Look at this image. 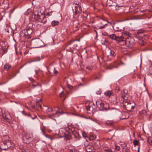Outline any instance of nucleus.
Masks as SVG:
<instances>
[{"label": "nucleus", "instance_id": "cd10ccee", "mask_svg": "<svg viewBox=\"0 0 152 152\" xmlns=\"http://www.w3.org/2000/svg\"><path fill=\"white\" fill-rule=\"evenodd\" d=\"M11 67V66L10 64L7 63L4 66V69L7 71Z\"/></svg>", "mask_w": 152, "mask_h": 152}, {"label": "nucleus", "instance_id": "3c124183", "mask_svg": "<svg viewBox=\"0 0 152 152\" xmlns=\"http://www.w3.org/2000/svg\"><path fill=\"white\" fill-rule=\"evenodd\" d=\"M150 73L152 74V66H151V68L149 69Z\"/></svg>", "mask_w": 152, "mask_h": 152}, {"label": "nucleus", "instance_id": "774afa93", "mask_svg": "<svg viewBox=\"0 0 152 152\" xmlns=\"http://www.w3.org/2000/svg\"><path fill=\"white\" fill-rule=\"evenodd\" d=\"M87 26H89V25H88Z\"/></svg>", "mask_w": 152, "mask_h": 152}, {"label": "nucleus", "instance_id": "2f4dec72", "mask_svg": "<svg viewBox=\"0 0 152 152\" xmlns=\"http://www.w3.org/2000/svg\"><path fill=\"white\" fill-rule=\"evenodd\" d=\"M59 23V22L58 21L53 20L52 21L51 23L53 26H55L57 25Z\"/></svg>", "mask_w": 152, "mask_h": 152}, {"label": "nucleus", "instance_id": "423d86ee", "mask_svg": "<svg viewBox=\"0 0 152 152\" xmlns=\"http://www.w3.org/2000/svg\"><path fill=\"white\" fill-rule=\"evenodd\" d=\"M125 41L123 42L122 44H125L127 47L132 48L134 44V39L131 37H128L125 39Z\"/></svg>", "mask_w": 152, "mask_h": 152}, {"label": "nucleus", "instance_id": "a19ab883", "mask_svg": "<svg viewBox=\"0 0 152 152\" xmlns=\"http://www.w3.org/2000/svg\"><path fill=\"white\" fill-rule=\"evenodd\" d=\"M53 72V74L55 75H56L58 73V71L56 70L55 68H54L52 70Z\"/></svg>", "mask_w": 152, "mask_h": 152}, {"label": "nucleus", "instance_id": "0eeeda50", "mask_svg": "<svg viewBox=\"0 0 152 152\" xmlns=\"http://www.w3.org/2000/svg\"><path fill=\"white\" fill-rule=\"evenodd\" d=\"M0 115L2 116L3 118L6 121L9 123L11 122V117L10 114L5 113L4 111H2L1 108H0Z\"/></svg>", "mask_w": 152, "mask_h": 152}, {"label": "nucleus", "instance_id": "6ab92c4d", "mask_svg": "<svg viewBox=\"0 0 152 152\" xmlns=\"http://www.w3.org/2000/svg\"><path fill=\"white\" fill-rule=\"evenodd\" d=\"M76 41H77V40H71L69 42L68 44L69 45L71 44L72 45V48H75L77 46V44L75 42ZM77 41H79L80 39L78 40Z\"/></svg>", "mask_w": 152, "mask_h": 152}, {"label": "nucleus", "instance_id": "13d9d810", "mask_svg": "<svg viewBox=\"0 0 152 152\" xmlns=\"http://www.w3.org/2000/svg\"><path fill=\"white\" fill-rule=\"evenodd\" d=\"M76 108H77V109L78 108H79V107H78V106H75V108H74L75 109V110H76Z\"/></svg>", "mask_w": 152, "mask_h": 152}, {"label": "nucleus", "instance_id": "680f3d73", "mask_svg": "<svg viewBox=\"0 0 152 152\" xmlns=\"http://www.w3.org/2000/svg\"><path fill=\"white\" fill-rule=\"evenodd\" d=\"M7 32H8V33H9V31L8 30V29H7Z\"/></svg>", "mask_w": 152, "mask_h": 152}, {"label": "nucleus", "instance_id": "1a4fd4ad", "mask_svg": "<svg viewBox=\"0 0 152 152\" xmlns=\"http://www.w3.org/2000/svg\"><path fill=\"white\" fill-rule=\"evenodd\" d=\"M31 43L36 48L41 47L42 46V41L39 39H32Z\"/></svg>", "mask_w": 152, "mask_h": 152}, {"label": "nucleus", "instance_id": "2eb2a0df", "mask_svg": "<svg viewBox=\"0 0 152 152\" xmlns=\"http://www.w3.org/2000/svg\"><path fill=\"white\" fill-rule=\"evenodd\" d=\"M114 29L116 31H120L124 29V28L120 24H115L113 26Z\"/></svg>", "mask_w": 152, "mask_h": 152}, {"label": "nucleus", "instance_id": "f257e3e1", "mask_svg": "<svg viewBox=\"0 0 152 152\" xmlns=\"http://www.w3.org/2000/svg\"><path fill=\"white\" fill-rule=\"evenodd\" d=\"M66 133H64L62 135V137H64L68 140L71 139L72 137L71 134L73 136L74 138L76 139V140H79L80 138V137L78 133L74 130V128H72L71 126L67 124V127H66Z\"/></svg>", "mask_w": 152, "mask_h": 152}, {"label": "nucleus", "instance_id": "8fccbe9b", "mask_svg": "<svg viewBox=\"0 0 152 152\" xmlns=\"http://www.w3.org/2000/svg\"><path fill=\"white\" fill-rule=\"evenodd\" d=\"M40 60V59L39 57H37L35 59V61H39Z\"/></svg>", "mask_w": 152, "mask_h": 152}, {"label": "nucleus", "instance_id": "09e8293b", "mask_svg": "<svg viewBox=\"0 0 152 152\" xmlns=\"http://www.w3.org/2000/svg\"><path fill=\"white\" fill-rule=\"evenodd\" d=\"M120 149V148L119 146H115V149L117 151H119Z\"/></svg>", "mask_w": 152, "mask_h": 152}, {"label": "nucleus", "instance_id": "f3484780", "mask_svg": "<svg viewBox=\"0 0 152 152\" xmlns=\"http://www.w3.org/2000/svg\"><path fill=\"white\" fill-rule=\"evenodd\" d=\"M76 4L77 6H75V15H77L78 13H80L82 12V8L78 4Z\"/></svg>", "mask_w": 152, "mask_h": 152}, {"label": "nucleus", "instance_id": "603ef678", "mask_svg": "<svg viewBox=\"0 0 152 152\" xmlns=\"http://www.w3.org/2000/svg\"><path fill=\"white\" fill-rule=\"evenodd\" d=\"M97 145H98V146L99 145H100V142H99V140H97Z\"/></svg>", "mask_w": 152, "mask_h": 152}, {"label": "nucleus", "instance_id": "052dcab7", "mask_svg": "<svg viewBox=\"0 0 152 152\" xmlns=\"http://www.w3.org/2000/svg\"><path fill=\"white\" fill-rule=\"evenodd\" d=\"M74 26L76 27V28H77V25H75V26L74 25Z\"/></svg>", "mask_w": 152, "mask_h": 152}, {"label": "nucleus", "instance_id": "7c9ffc66", "mask_svg": "<svg viewBox=\"0 0 152 152\" xmlns=\"http://www.w3.org/2000/svg\"><path fill=\"white\" fill-rule=\"evenodd\" d=\"M110 55L112 57H115L116 56V53H115L114 51L113 50H111L110 52Z\"/></svg>", "mask_w": 152, "mask_h": 152}, {"label": "nucleus", "instance_id": "bf43d9fd", "mask_svg": "<svg viewBox=\"0 0 152 152\" xmlns=\"http://www.w3.org/2000/svg\"><path fill=\"white\" fill-rule=\"evenodd\" d=\"M3 50L4 52H6L7 51L5 49H3Z\"/></svg>", "mask_w": 152, "mask_h": 152}, {"label": "nucleus", "instance_id": "c03bdc74", "mask_svg": "<svg viewBox=\"0 0 152 152\" xmlns=\"http://www.w3.org/2000/svg\"><path fill=\"white\" fill-rule=\"evenodd\" d=\"M32 86H33V87L34 88L36 86H39V87H41L40 85H39V83H37V84L36 85H34L33 84L32 85Z\"/></svg>", "mask_w": 152, "mask_h": 152}, {"label": "nucleus", "instance_id": "e2e57ef3", "mask_svg": "<svg viewBox=\"0 0 152 152\" xmlns=\"http://www.w3.org/2000/svg\"><path fill=\"white\" fill-rule=\"evenodd\" d=\"M49 72L50 73L52 74V72H51V71H49Z\"/></svg>", "mask_w": 152, "mask_h": 152}, {"label": "nucleus", "instance_id": "a878e982", "mask_svg": "<svg viewBox=\"0 0 152 152\" xmlns=\"http://www.w3.org/2000/svg\"><path fill=\"white\" fill-rule=\"evenodd\" d=\"M96 135L94 134H91L90 135L89 139L90 140H93L96 139Z\"/></svg>", "mask_w": 152, "mask_h": 152}, {"label": "nucleus", "instance_id": "a18cd8bd", "mask_svg": "<svg viewBox=\"0 0 152 152\" xmlns=\"http://www.w3.org/2000/svg\"><path fill=\"white\" fill-rule=\"evenodd\" d=\"M138 142L136 140H134L133 141V144L135 145H136L138 144Z\"/></svg>", "mask_w": 152, "mask_h": 152}, {"label": "nucleus", "instance_id": "6e6d98bb", "mask_svg": "<svg viewBox=\"0 0 152 152\" xmlns=\"http://www.w3.org/2000/svg\"><path fill=\"white\" fill-rule=\"evenodd\" d=\"M26 115H27L28 116V117H31V115L30 114H25Z\"/></svg>", "mask_w": 152, "mask_h": 152}, {"label": "nucleus", "instance_id": "b1692460", "mask_svg": "<svg viewBox=\"0 0 152 152\" xmlns=\"http://www.w3.org/2000/svg\"><path fill=\"white\" fill-rule=\"evenodd\" d=\"M111 103L114 104H116L118 103V102L116 99V97L115 96H113V98H112L110 100Z\"/></svg>", "mask_w": 152, "mask_h": 152}, {"label": "nucleus", "instance_id": "9b49d317", "mask_svg": "<svg viewBox=\"0 0 152 152\" xmlns=\"http://www.w3.org/2000/svg\"><path fill=\"white\" fill-rule=\"evenodd\" d=\"M109 114L113 116H116L121 113V112L118 109L113 108L108 111Z\"/></svg>", "mask_w": 152, "mask_h": 152}, {"label": "nucleus", "instance_id": "20e7f679", "mask_svg": "<svg viewBox=\"0 0 152 152\" xmlns=\"http://www.w3.org/2000/svg\"><path fill=\"white\" fill-rule=\"evenodd\" d=\"M14 146V144L9 140H5L0 144V148L3 150H6L11 147H12L11 149H12Z\"/></svg>", "mask_w": 152, "mask_h": 152}, {"label": "nucleus", "instance_id": "338daca9", "mask_svg": "<svg viewBox=\"0 0 152 152\" xmlns=\"http://www.w3.org/2000/svg\"><path fill=\"white\" fill-rule=\"evenodd\" d=\"M65 99V98H64V101Z\"/></svg>", "mask_w": 152, "mask_h": 152}, {"label": "nucleus", "instance_id": "f03ea898", "mask_svg": "<svg viewBox=\"0 0 152 152\" xmlns=\"http://www.w3.org/2000/svg\"><path fill=\"white\" fill-rule=\"evenodd\" d=\"M121 105L126 110L131 112L135 107V104L132 101H123Z\"/></svg>", "mask_w": 152, "mask_h": 152}, {"label": "nucleus", "instance_id": "4be33fe9", "mask_svg": "<svg viewBox=\"0 0 152 152\" xmlns=\"http://www.w3.org/2000/svg\"><path fill=\"white\" fill-rule=\"evenodd\" d=\"M104 102H102L101 100H98L96 102V105L97 107L100 110Z\"/></svg>", "mask_w": 152, "mask_h": 152}, {"label": "nucleus", "instance_id": "473e14b6", "mask_svg": "<svg viewBox=\"0 0 152 152\" xmlns=\"http://www.w3.org/2000/svg\"><path fill=\"white\" fill-rule=\"evenodd\" d=\"M41 101V100L40 99V100H39L38 101H37V104H36L37 106L39 107H40V108L41 107V105L40 103Z\"/></svg>", "mask_w": 152, "mask_h": 152}, {"label": "nucleus", "instance_id": "e433bc0d", "mask_svg": "<svg viewBox=\"0 0 152 152\" xmlns=\"http://www.w3.org/2000/svg\"><path fill=\"white\" fill-rule=\"evenodd\" d=\"M83 14L82 16L84 18H86L88 15V13L86 12H83Z\"/></svg>", "mask_w": 152, "mask_h": 152}, {"label": "nucleus", "instance_id": "ddd939ff", "mask_svg": "<svg viewBox=\"0 0 152 152\" xmlns=\"http://www.w3.org/2000/svg\"><path fill=\"white\" fill-rule=\"evenodd\" d=\"M92 103H90L88 105H86V109L87 111V113L90 114H93L94 112L93 107H92Z\"/></svg>", "mask_w": 152, "mask_h": 152}, {"label": "nucleus", "instance_id": "49530a36", "mask_svg": "<svg viewBox=\"0 0 152 152\" xmlns=\"http://www.w3.org/2000/svg\"><path fill=\"white\" fill-rule=\"evenodd\" d=\"M120 89L119 87H117L116 88H115V92H116L118 93V92L120 91Z\"/></svg>", "mask_w": 152, "mask_h": 152}, {"label": "nucleus", "instance_id": "0e129e2a", "mask_svg": "<svg viewBox=\"0 0 152 152\" xmlns=\"http://www.w3.org/2000/svg\"><path fill=\"white\" fill-rule=\"evenodd\" d=\"M116 10H118V9H117V8H116Z\"/></svg>", "mask_w": 152, "mask_h": 152}, {"label": "nucleus", "instance_id": "de8ad7c7", "mask_svg": "<svg viewBox=\"0 0 152 152\" xmlns=\"http://www.w3.org/2000/svg\"><path fill=\"white\" fill-rule=\"evenodd\" d=\"M67 86L68 87V88L69 89H71L73 88V87L72 86L69 85V84H67Z\"/></svg>", "mask_w": 152, "mask_h": 152}, {"label": "nucleus", "instance_id": "dca6fc26", "mask_svg": "<svg viewBox=\"0 0 152 152\" xmlns=\"http://www.w3.org/2000/svg\"><path fill=\"white\" fill-rule=\"evenodd\" d=\"M125 38L123 36L120 37H118L116 41L118 42L119 45H124L125 44H122V43H124V42L125 41Z\"/></svg>", "mask_w": 152, "mask_h": 152}, {"label": "nucleus", "instance_id": "4468645a", "mask_svg": "<svg viewBox=\"0 0 152 152\" xmlns=\"http://www.w3.org/2000/svg\"><path fill=\"white\" fill-rule=\"evenodd\" d=\"M85 147L86 151L88 152H94L95 151V149L92 145H88Z\"/></svg>", "mask_w": 152, "mask_h": 152}, {"label": "nucleus", "instance_id": "4d7b16f0", "mask_svg": "<svg viewBox=\"0 0 152 152\" xmlns=\"http://www.w3.org/2000/svg\"><path fill=\"white\" fill-rule=\"evenodd\" d=\"M41 131H42V132L43 133H44V132H45V129H41Z\"/></svg>", "mask_w": 152, "mask_h": 152}, {"label": "nucleus", "instance_id": "9d476101", "mask_svg": "<svg viewBox=\"0 0 152 152\" xmlns=\"http://www.w3.org/2000/svg\"><path fill=\"white\" fill-rule=\"evenodd\" d=\"M107 22H108L107 20H105L101 18L97 26V29H101L104 27L107 24Z\"/></svg>", "mask_w": 152, "mask_h": 152}, {"label": "nucleus", "instance_id": "72a5a7b5", "mask_svg": "<svg viewBox=\"0 0 152 152\" xmlns=\"http://www.w3.org/2000/svg\"><path fill=\"white\" fill-rule=\"evenodd\" d=\"M139 113L140 115H145L146 113V111L145 110H142L139 112Z\"/></svg>", "mask_w": 152, "mask_h": 152}, {"label": "nucleus", "instance_id": "4c0bfd02", "mask_svg": "<svg viewBox=\"0 0 152 152\" xmlns=\"http://www.w3.org/2000/svg\"><path fill=\"white\" fill-rule=\"evenodd\" d=\"M64 92L63 91L59 94V96L60 97H64Z\"/></svg>", "mask_w": 152, "mask_h": 152}, {"label": "nucleus", "instance_id": "39448f33", "mask_svg": "<svg viewBox=\"0 0 152 152\" xmlns=\"http://www.w3.org/2000/svg\"><path fill=\"white\" fill-rule=\"evenodd\" d=\"M32 30L31 28L27 27L20 32V36L25 39H28L30 38V35L32 34Z\"/></svg>", "mask_w": 152, "mask_h": 152}, {"label": "nucleus", "instance_id": "aec40b11", "mask_svg": "<svg viewBox=\"0 0 152 152\" xmlns=\"http://www.w3.org/2000/svg\"><path fill=\"white\" fill-rule=\"evenodd\" d=\"M18 148L19 152H29L26 149V148L22 145L19 146Z\"/></svg>", "mask_w": 152, "mask_h": 152}, {"label": "nucleus", "instance_id": "ea45409f", "mask_svg": "<svg viewBox=\"0 0 152 152\" xmlns=\"http://www.w3.org/2000/svg\"><path fill=\"white\" fill-rule=\"evenodd\" d=\"M121 145L122 148L126 147L127 146L126 144L124 142H123L122 144H121Z\"/></svg>", "mask_w": 152, "mask_h": 152}, {"label": "nucleus", "instance_id": "69168bd1", "mask_svg": "<svg viewBox=\"0 0 152 152\" xmlns=\"http://www.w3.org/2000/svg\"><path fill=\"white\" fill-rule=\"evenodd\" d=\"M122 63V64H124V63Z\"/></svg>", "mask_w": 152, "mask_h": 152}, {"label": "nucleus", "instance_id": "c9c22d12", "mask_svg": "<svg viewBox=\"0 0 152 152\" xmlns=\"http://www.w3.org/2000/svg\"><path fill=\"white\" fill-rule=\"evenodd\" d=\"M148 142L151 145H152V138L149 137L148 139Z\"/></svg>", "mask_w": 152, "mask_h": 152}, {"label": "nucleus", "instance_id": "f8f14e48", "mask_svg": "<svg viewBox=\"0 0 152 152\" xmlns=\"http://www.w3.org/2000/svg\"><path fill=\"white\" fill-rule=\"evenodd\" d=\"M121 97L124 99V101H127V100L129 96L128 94L127 91L126 89H124L121 91Z\"/></svg>", "mask_w": 152, "mask_h": 152}, {"label": "nucleus", "instance_id": "58836bf2", "mask_svg": "<svg viewBox=\"0 0 152 152\" xmlns=\"http://www.w3.org/2000/svg\"><path fill=\"white\" fill-rule=\"evenodd\" d=\"M104 151L105 152H112V149L110 148L105 149Z\"/></svg>", "mask_w": 152, "mask_h": 152}, {"label": "nucleus", "instance_id": "5701e85b", "mask_svg": "<svg viewBox=\"0 0 152 152\" xmlns=\"http://www.w3.org/2000/svg\"><path fill=\"white\" fill-rule=\"evenodd\" d=\"M60 112L58 111H57L56 113L54 114H51L49 115V117L50 118H53V117H57L59 115L58 114V113H60Z\"/></svg>", "mask_w": 152, "mask_h": 152}, {"label": "nucleus", "instance_id": "412c9836", "mask_svg": "<svg viewBox=\"0 0 152 152\" xmlns=\"http://www.w3.org/2000/svg\"><path fill=\"white\" fill-rule=\"evenodd\" d=\"M102 106L100 110H106L109 108V106L108 104L104 102L103 104L102 105Z\"/></svg>", "mask_w": 152, "mask_h": 152}, {"label": "nucleus", "instance_id": "c85d7f7f", "mask_svg": "<svg viewBox=\"0 0 152 152\" xmlns=\"http://www.w3.org/2000/svg\"><path fill=\"white\" fill-rule=\"evenodd\" d=\"M110 38L112 39L115 40H116V39L118 37L115 34H112L110 35L109 36Z\"/></svg>", "mask_w": 152, "mask_h": 152}, {"label": "nucleus", "instance_id": "393cba45", "mask_svg": "<svg viewBox=\"0 0 152 152\" xmlns=\"http://www.w3.org/2000/svg\"><path fill=\"white\" fill-rule=\"evenodd\" d=\"M104 94L107 96L110 97L113 94V92L112 91L108 90L105 91Z\"/></svg>", "mask_w": 152, "mask_h": 152}, {"label": "nucleus", "instance_id": "6e6552de", "mask_svg": "<svg viewBox=\"0 0 152 152\" xmlns=\"http://www.w3.org/2000/svg\"><path fill=\"white\" fill-rule=\"evenodd\" d=\"M23 140L24 143L28 144L33 140L32 135L30 133H26L23 137Z\"/></svg>", "mask_w": 152, "mask_h": 152}, {"label": "nucleus", "instance_id": "a211bd4d", "mask_svg": "<svg viewBox=\"0 0 152 152\" xmlns=\"http://www.w3.org/2000/svg\"><path fill=\"white\" fill-rule=\"evenodd\" d=\"M117 62V61H115L113 63L110 64L107 66V68L109 69H112L113 68H117L118 67V66H115L114 65V64H116Z\"/></svg>", "mask_w": 152, "mask_h": 152}, {"label": "nucleus", "instance_id": "bb28decb", "mask_svg": "<svg viewBox=\"0 0 152 152\" xmlns=\"http://www.w3.org/2000/svg\"><path fill=\"white\" fill-rule=\"evenodd\" d=\"M65 130H66V128H65V129L62 128L59 130V134L61 137H62V135L63 133L64 132L65 133Z\"/></svg>", "mask_w": 152, "mask_h": 152}, {"label": "nucleus", "instance_id": "7ed1b4c3", "mask_svg": "<svg viewBox=\"0 0 152 152\" xmlns=\"http://www.w3.org/2000/svg\"><path fill=\"white\" fill-rule=\"evenodd\" d=\"M34 16L35 18V23L37 24L36 26L38 27L44 24L46 22L47 20L44 16H40L39 15H37L36 16V14H34L32 15Z\"/></svg>", "mask_w": 152, "mask_h": 152}, {"label": "nucleus", "instance_id": "79ce46f5", "mask_svg": "<svg viewBox=\"0 0 152 152\" xmlns=\"http://www.w3.org/2000/svg\"><path fill=\"white\" fill-rule=\"evenodd\" d=\"M37 118V116L36 115H34V114L31 115V118L32 119H35Z\"/></svg>", "mask_w": 152, "mask_h": 152}, {"label": "nucleus", "instance_id": "864d4df0", "mask_svg": "<svg viewBox=\"0 0 152 152\" xmlns=\"http://www.w3.org/2000/svg\"><path fill=\"white\" fill-rule=\"evenodd\" d=\"M69 152H75V151L74 150H73L72 149H70L69 150Z\"/></svg>", "mask_w": 152, "mask_h": 152}, {"label": "nucleus", "instance_id": "37998d69", "mask_svg": "<svg viewBox=\"0 0 152 152\" xmlns=\"http://www.w3.org/2000/svg\"><path fill=\"white\" fill-rule=\"evenodd\" d=\"M53 109L52 108H48L47 110V112L50 113L52 112Z\"/></svg>", "mask_w": 152, "mask_h": 152}, {"label": "nucleus", "instance_id": "f704fd0d", "mask_svg": "<svg viewBox=\"0 0 152 152\" xmlns=\"http://www.w3.org/2000/svg\"><path fill=\"white\" fill-rule=\"evenodd\" d=\"M106 124L110 126H113L114 124V123L111 121H107L106 122Z\"/></svg>", "mask_w": 152, "mask_h": 152}, {"label": "nucleus", "instance_id": "5fc2aeb1", "mask_svg": "<svg viewBox=\"0 0 152 152\" xmlns=\"http://www.w3.org/2000/svg\"><path fill=\"white\" fill-rule=\"evenodd\" d=\"M82 135H83V136L84 137H86V134L85 133H82Z\"/></svg>", "mask_w": 152, "mask_h": 152}, {"label": "nucleus", "instance_id": "c756f323", "mask_svg": "<svg viewBox=\"0 0 152 152\" xmlns=\"http://www.w3.org/2000/svg\"><path fill=\"white\" fill-rule=\"evenodd\" d=\"M122 151L123 152H130V148L127 147L122 148Z\"/></svg>", "mask_w": 152, "mask_h": 152}]
</instances>
